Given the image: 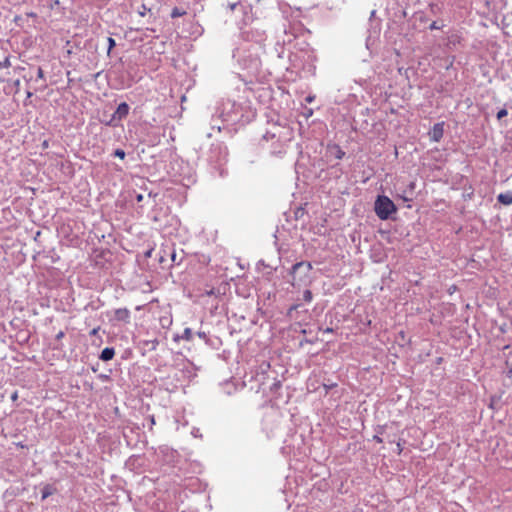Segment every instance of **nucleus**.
<instances>
[{
	"mask_svg": "<svg viewBox=\"0 0 512 512\" xmlns=\"http://www.w3.org/2000/svg\"><path fill=\"white\" fill-rule=\"evenodd\" d=\"M375 212L381 220H386L396 212V206L387 196H378L375 201Z\"/></svg>",
	"mask_w": 512,
	"mask_h": 512,
	"instance_id": "obj_1",
	"label": "nucleus"
},
{
	"mask_svg": "<svg viewBox=\"0 0 512 512\" xmlns=\"http://www.w3.org/2000/svg\"><path fill=\"white\" fill-rule=\"evenodd\" d=\"M429 135L433 141L438 142L443 136V124H435L432 130L430 131Z\"/></svg>",
	"mask_w": 512,
	"mask_h": 512,
	"instance_id": "obj_2",
	"label": "nucleus"
},
{
	"mask_svg": "<svg viewBox=\"0 0 512 512\" xmlns=\"http://www.w3.org/2000/svg\"><path fill=\"white\" fill-rule=\"evenodd\" d=\"M129 112V106L127 103L123 102L119 104L117 110L113 115V119L118 118L119 120L126 117Z\"/></svg>",
	"mask_w": 512,
	"mask_h": 512,
	"instance_id": "obj_3",
	"label": "nucleus"
},
{
	"mask_svg": "<svg viewBox=\"0 0 512 512\" xmlns=\"http://www.w3.org/2000/svg\"><path fill=\"white\" fill-rule=\"evenodd\" d=\"M497 199L503 205H510L512 204V192L501 193Z\"/></svg>",
	"mask_w": 512,
	"mask_h": 512,
	"instance_id": "obj_4",
	"label": "nucleus"
},
{
	"mask_svg": "<svg viewBox=\"0 0 512 512\" xmlns=\"http://www.w3.org/2000/svg\"><path fill=\"white\" fill-rule=\"evenodd\" d=\"M114 349L113 348H105L102 350L101 352V355H100V359L103 360V361H109L111 360L113 357H114Z\"/></svg>",
	"mask_w": 512,
	"mask_h": 512,
	"instance_id": "obj_5",
	"label": "nucleus"
},
{
	"mask_svg": "<svg viewBox=\"0 0 512 512\" xmlns=\"http://www.w3.org/2000/svg\"><path fill=\"white\" fill-rule=\"evenodd\" d=\"M115 316L118 320L127 321L129 318V311L127 309H118L115 312Z\"/></svg>",
	"mask_w": 512,
	"mask_h": 512,
	"instance_id": "obj_6",
	"label": "nucleus"
},
{
	"mask_svg": "<svg viewBox=\"0 0 512 512\" xmlns=\"http://www.w3.org/2000/svg\"><path fill=\"white\" fill-rule=\"evenodd\" d=\"M54 493V489L47 485L45 486L43 489H42V499H46L47 497H49L50 495H52Z\"/></svg>",
	"mask_w": 512,
	"mask_h": 512,
	"instance_id": "obj_7",
	"label": "nucleus"
},
{
	"mask_svg": "<svg viewBox=\"0 0 512 512\" xmlns=\"http://www.w3.org/2000/svg\"><path fill=\"white\" fill-rule=\"evenodd\" d=\"M301 268H306V270L309 271L311 269V264H309V263L305 264L303 262L296 263L293 266V272H296L297 270H299Z\"/></svg>",
	"mask_w": 512,
	"mask_h": 512,
	"instance_id": "obj_8",
	"label": "nucleus"
},
{
	"mask_svg": "<svg viewBox=\"0 0 512 512\" xmlns=\"http://www.w3.org/2000/svg\"><path fill=\"white\" fill-rule=\"evenodd\" d=\"M186 12L184 10H181L177 7H175L172 12H171V17L172 18H176V17H180V16H183Z\"/></svg>",
	"mask_w": 512,
	"mask_h": 512,
	"instance_id": "obj_9",
	"label": "nucleus"
},
{
	"mask_svg": "<svg viewBox=\"0 0 512 512\" xmlns=\"http://www.w3.org/2000/svg\"><path fill=\"white\" fill-rule=\"evenodd\" d=\"M182 339H185V340H191L192 338V331L190 328H186L183 332V335L181 336Z\"/></svg>",
	"mask_w": 512,
	"mask_h": 512,
	"instance_id": "obj_10",
	"label": "nucleus"
},
{
	"mask_svg": "<svg viewBox=\"0 0 512 512\" xmlns=\"http://www.w3.org/2000/svg\"><path fill=\"white\" fill-rule=\"evenodd\" d=\"M506 365L509 369V374L512 375V353L508 356L507 360H506Z\"/></svg>",
	"mask_w": 512,
	"mask_h": 512,
	"instance_id": "obj_11",
	"label": "nucleus"
},
{
	"mask_svg": "<svg viewBox=\"0 0 512 512\" xmlns=\"http://www.w3.org/2000/svg\"><path fill=\"white\" fill-rule=\"evenodd\" d=\"M303 298L305 301L310 302L312 300V293L309 290H305L303 294Z\"/></svg>",
	"mask_w": 512,
	"mask_h": 512,
	"instance_id": "obj_12",
	"label": "nucleus"
},
{
	"mask_svg": "<svg viewBox=\"0 0 512 512\" xmlns=\"http://www.w3.org/2000/svg\"><path fill=\"white\" fill-rule=\"evenodd\" d=\"M508 112L506 109H501L497 113V119H502L503 117L507 116Z\"/></svg>",
	"mask_w": 512,
	"mask_h": 512,
	"instance_id": "obj_13",
	"label": "nucleus"
},
{
	"mask_svg": "<svg viewBox=\"0 0 512 512\" xmlns=\"http://www.w3.org/2000/svg\"><path fill=\"white\" fill-rule=\"evenodd\" d=\"M114 155L120 159H124L125 152L121 149H117V150H115Z\"/></svg>",
	"mask_w": 512,
	"mask_h": 512,
	"instance_id": "obj_14",
	"label": "nucleus"
},
{
	"mask_svg": "<svg viewBox=\"0 0 512 512\" xmlns=\"http://www.w3.org/2000/svg\"><path fill=\"white\" fill-rule=\"evenodd\" d=\"M108 44H109V47H108V52L111 51V49L115 46V40L111 37L108 38Z\"/></svg>",
	"mask_w": 512,
	"mask_h": 512,
	"instance_id": "obj_15",
	"label": "nucleus"
},
{
	"mask_svg": "<svg viewBox=\"0 0 512 512\" xmlns=\"http://www.w3.org/2000/svg\"><path fill=\"white\" fill-rule=\"evenodd\" d=\"M0 66L2 67H9L10 66V60L6 58L3 63H0Z\"/></svg>",
	"mask_w": 512,
	"mask_h": 512,
	"instance_id": "obj_16",
	"label": "nucleus"
},
{
	"mask_svg": "<svg viewBox=\"0 0 512 512\" xmlns=\"http://www.w3.org/2000/svg\"><path fill=\"white\" fill-rule=\"evenodd\" d=\"M38 77L42 78L43 77V71L42 69H39L38 70Z\"/></svg>",
	"mask_w": 512,
	"mask_h": 512,
	"instance_id": "obj_17",
	"label": "nucleus"
},
{
	"mask_svg": "<svg viewBox=\"0 0 512 512\" xmlns=\"http://www.w3.org/2000/svg\"><path fill=\"white\" fill-rule=\"evenodd\" d=\"M171 259H172V261H173V262H175V260H176V254H175V252H173V253L171 254Z\"/></svg>",
	"mask_w": 512,
	"mask_h": 512,
	"instance_id": "obj_18",
	"label": "nucleus"
},
{
	"mask_svg": "<svg viewBox=\"0 0 512 512\" xmlns=\"http://www.w3.org/2000/svg\"><path fill=\"white\" fill-rule=\"evenodd\" d=\"M14 85L18 88V87L20 86V80H16V81L14 82Z\"/></svg>",
	"mask_w": 512,
	"mask_h": 512,
	"instance_id": "obj_19",
	"label": "nucleus"
},
{
	"mask_svg": "<svg viewBox=\"0 0 512 512\" xmlns=\"http://www.w3.org/2000/svg\"><path fill=\"white\" fill-rule=\"evenodd\" d=\"M63 335H64V333H63V332H59V333L57 334V338H58V339H60V338H62V337H63Z\"/></svg>",
	"mask_w": 512,
	"mask_h": 512,
	"instance_id": "obj_20",
	"label": "nucleus"
},
{
	"mask_svg": "<svg viewBox=\"0 0 512 512\" xmlns=\"http://www.w3.org/2000/svg\"><path fill=\"white\" fill-rule=\"evenodd\" d=\"M431 28H432V29H437V28H438V26H437V25H436V23L434 22V23L431 25Z\"/></svg>",
	"mask_w": 512,
	"mask_h": 512,
	"instance_id": "obj_21",
	"label": "nucleus"
},
{
	"mask_svg": "<svg viewBox=\"0 0 512 512\" xmlns=\"http://www.w3.org/2000/svg\"><path fill=\"white\" fill-rule=\"evenodd\" d=\"M137 199H138V201H141L142 200V195H138Z\"/></svg>",
	"mask_w": 512,
	"mask_h": 512,
	"instance_id": "obj_22",
	"label": "nucleus"
},
{
	"mask_svg": "<svg viewBox=\"0 0 512 512\" xmlns=\"http://www.w3.org/2000/svg\"><path fill=\"white\" fill-rule=\"evenodd\" d=\"M146 256H148V257L151 256V250L146 253Z\"/></svg>",
	"mask_w": 512,
	"mask_h": 512,
	"instance_id": "obj_23",
	"label": "nucleus"
},
{
	"mask_svg": "<svg viewBox=\"0 0 512 512\" xmlns=\"http://www.w3.org/2000/svg\"><path fill=\"white\" fill-rule=\"evenodd\" d=\"M91 333L92 334H96L97 333V329H93Z\"/></svg>",
	"mask_w": 512,
	"mask_h": 512,
	"instance_id": "obj_24",
	"label": "nucleus"
},
{
	"mask_svg": "<svg viewBox=\"0 0 512 512\" xmlns=\"http://www.w3.org/2000/svg\"><path fill=\"white\" fill-rule=\"evenodd\" d=\"M27 96H28V97H31V96H32V93H31V92H27Z\"/></svg>",
	"mask_w": 512,
	"mask_h": 512,
	"instance_id": "obj_25",
	"label": "nucleus"
},
{
	"mask_svg": "<svg viewBox=\"0 0 512 512\" xmlns=\"http://www.w3.org/2000/svg\"><path fill=\"white\" fill-rule=\"evenodd\" d=\"M307 101H308V102H311V101H312V97H308V98H307Z\"/></svg>",
	"mask_w": 512,
	"mask_h": 512,
	"instance_id": "obj_26",
	"label": "nucleus"
},
{
	"mask_svg": "<svg viewBox=\"0 0 512 512\" xmlns=\"http://www.w3.org/2000/svg\"><path fill=\"white\" fill-rule=\"evenodd\" d=\"M139 13H140V15H141V16H144V15H145L144 11H141V12H139Z\"/></svg>",
	"mask_w": 512,
	"mask_h": 512,
	"instance_id": "obj_27",
	"label": "nucleus"
}]
</instances>
